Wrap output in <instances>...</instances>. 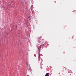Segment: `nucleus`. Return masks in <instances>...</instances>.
I'll return each mask as SVG.
<instances>
[{
	"label": "nucleus",
	"instance_id": "obj_1",
	"mask_svg": "<svg viewBox=\"0 0 76 76\" xmlns=\"http://www.w3.org/2000/svg\"><path fill=\"white\" fill-rule=\"evenodd\" d=\"M39 58H38V59L39 61V60H40V58H39V57H40V53H39Z\"/></svg>",
	"mask_w": 76,
	"mask_h": 76
},
{
	"label": "nucleus",
	"instance_id": "obj_2",
	"mask_svg": "<svg viewBox=\"0 0 76 76\" xmlns=\"http://www.w3.org/2000/svg\"><path fill=\"white\" fill-rule=\"evenodd\" d=\"M45 76H49V73H48L46 74Z\"/></svg>",
	"mask_w": 76,
	"mask_h": 76
},
{
	"label": "nucleus",
	"instance_id": "obj_3",
	"mask_svg": "<svg viewBox=\"0 0 76 76\" xmlns=\"http://www.w3.org/2000/svg\"><path fill=\"white\" fill-rule=\"evenodd\" d=\"M41 38V37H38L37 39H40V38Z\"/></svg>",
	"mask_w": 76,
	"mask_h": 76
},
{
	"label": "nucleus",
	"instance_id": "obj_4",
	"mask_svg": "<svg viewBox=\"0 0 76 76\" xmlns=\"http://www.w3.org/2000/svg\"><path fill=\"white\" fill-rule=\"evenodd\" d=\"M42 45H40V48L41 47V46H42Z\"/></svg>",
	"mask_w": 76,
	"mask_h": 76
},
{
	"label": "nucleus",
	"instance_id": "obj_5",
	"mask_svg": "<svg viewBox=\"0 0 76 76\" xmlns=\"http://www.w3.org/2000/svg\"><path fill=\"white\" fill-rule=\"evenodd\" d=\"M37 48H38V50H39V48H38V47H37Z\"/></svg>",
	"mask_w": 76,
	"mask_h": 76
},
{
	"label": "nucleus",
	"instance_id": "obj_6",
	"mask_svg": "<svg viewBox=\"0 0 76 76\" xmlns=\"http://www.w3.org/2000/svg\"><path fill=\"white\" fill-rule=\"evenodd\" d=\"M70 72H71V73H72V71H71V70H70Z\"/></svg>",
	"mask_w": 76,
	"mask_h": 76
},
{
	"label": "nucleus",
	"instance_id": "obj_7",
	"mask_svg": "<svg viewBox=\"0 0 76 76\" xmlns=\"http://www.w3.org/2000/svg\"><path fill=\"white\" fill-rule=\"evenodd\" d=\"M30 18V17H28V19H29Z\"/></svg>",
	"mask_w": 76,
	"mask_h": 76
},
{
	"label": "nucleus",
	"instance_id": "obj_8",
	"mask_svg": "<svg viewBox=\"0 0 76 76\" xmlns=\"http://www.w3.org/2000/svg\"><path fill=\"white\" fill-rule=\"evenodd\" d=\"M68 73H70V72H68Z\"/></svg>",
	"mask_w": 76,
	"mask_h": 76
}]
</instances>
